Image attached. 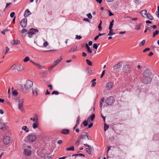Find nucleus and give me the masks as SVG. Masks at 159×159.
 <instances>
[{"label":"nucleus","instance_id":"f257e3e1","mask_svg":"<svg viewBox=\"0 0 159 159\" xmlns=\"http://www.w3.org/2000/svg\"><path fill=\"white\" fill-rule=\"evenodd\" d=\"M33 85V83L30 80H27L21 89L23 92L25 93H28L30 90L31 88Z\"/></svg>","mask_w":159,"mask_h":159},{"label":"nucleus","instance_id":"f03ea898","mask_svg":"<svg viewBox=\"0 0 159 159\" xmlns=\"http://www.w3.org/2000/svg\"><path fill=\"white\" fill-rule=\"evenodd\" d=\"M37 139V137L34 134H30L27 136H26L24 139V140L27 141L30 143H32L34 142Z\"/></svg>","mask_w":159,"mask_h":159},{"label":"nucleus","instance_id":"7ed1b4c3","mask_svg":"<svg viewBox=\"0 0 159 159\" xmlns=\"http://www.w3.org/2000/svg\"><path fill=\"white\" fill-rule=\"evenodd\" d=\"M114 101L115 99L114 97L111 96L107 98L105 102L107 105H111L114 103Z\"/></svg>","mask_w":159,"mask_h":159},{"label":"nucleus","instance_id":"20e7f679","mask_svg":"<svg viewBox=\"0 0 159 159\" xmlns=\"http://www.w3.org/2000/svg\"><path fill=\"white\" fill-rule=\"evenodd\" d=\"M39 31L37 29H31L28 33V35L29 37L31 38L32 37L33 35L36 33H37Z\"/></svg>","mask_w":159,"mask_h":159},{"label":"nucleus","instance_id":"39448f33","mask_svg":"<svg viewBox=\"0 0 159 159\" xmlns=\"http://www.w3.org/2000/svg\"><path fill=\"white\" fill-rule=\"evenodd\" d=\"M11 142L10 137L7 136H5L3 138V142L6 145L9 144Z\"/></svg>","mask_w":159,"mask_h":159},{"label":"nucleus","instance_id":"423d86ee","mask_svg":"<svg viewBox=\"0 0 159 159\" xmlns=\"http://www.w3.org/2000/svg\"><path fill=\"white\" fill-rule=\"evenodd\" d=\"M123 70L126 73H129L130 71V66L127 64L125 65L123 67Z\"/></svg>","mask_w":159,"mask_h":159},{"label":"nucleus","instance_id":"0eeeda50","mask_svg":"<svg viewBox=\"0 0 159 159\" xmlns=\"http://www.w3.org/2000/svg\"><path fill=\"white\" fill-rule=\"evenodd\" d=\"M14 99L16 102H18V105H23L24 100L23 99H20L19 98L16 97V98H14Z\"/></svg>","mask_w":159,"mask_h":159},{"label":"nucleus","instance_id":"6e6552de","mask_svg":"<svg viewBox=\"0 0 159 159\" xmlns=\"http://www.w3.org/2000/svg\"><path fill=\"white\" fill-rule=\"evenodd\" d=\"M151 75V72L149 70H146L143 73L144 77H150V76Z\"/></svg>","mask_w":159,"mask_h":159},{"label":"nucleus","instance_id":"1a4fd4ad","mask_svg":"<svg viewBox=\"0 0 159 159\" xmlns=\"http://www.w3.org/2000/svg\"><path fill=\"white\" fill-rule=\"evenodd\" d=\"M33 94L34 96L38 95L39 90L37 87H34L32 88V89Z\"/></svg>","mask_w":159,"mask_h":159},{"label":"nucleus","instance_id":"9d476101","mask_svg":"<svg viewBox=\"0 0 159 159\" xmlns=\"http://www.w3.org/2000/svg\"><path fill=\"white\" fill-rule=\"evenodd\" d=\"M27 19L24 18L21 20L20 22V25L22 27H25L27 25Z\"/></svg>","mask_w":159,"mask_h":159},{"label":"nucleus","instance_id":"9b49d317","mask_svg":"<svg viewBox=\"0 0 159 159\" xmlns=\"http://www.w3.org/2000/svg\"><path fill=\"white\" fill-rule=\"evenodd\" d=\"M30 61L32 63L34 66H36L39 69H43L44 67V66H42L39 64L35 62L34 61H32V60H30Z\"/></svg>","mask_w":159,"mask_h":159},{"label":"nucleus","instance_id":"f8f14e48","mask_svg":"<svg viewBox=\"0 0 159 159\" xmlns=\"http://www.w3.org/2000/svg\"><path fill=\"white\" fill-rule=\"evenodd\" d=\"M152 80L151 77H144L143 80V82L145 84H147L150 83Z\"/></svg>","mask_w":159,"mask_h":159},{"label":"nucleus","instance_id":"ddd939ff","mask_svg":"<svg viewBox=\"0 0 159 159\" xmlns=\"http://www.w3.org/2000/svg\"><path fill=\"white\" fill-rule=\"evenodd\" d=\"M16 69L19 71H22L24 69V67L20 64H19L16 66Z\"/></svg>","mask_w":159,"mask_h":159},{"label":"nucleus","instance_id":"4468645a","mask_svg":"<svg viewBox=\"0 0 159 159\" xmlns=\"http://www.w3.org/2000/svg\"><path fill=\"white\" fill-rule=\"evenodd\" d=\"M113 83L111 81L107 83L106 85L107 89V90L111 89L113 87Z\"/></svg>","mask_w":159,"mask_h":159},{"label":"nucleus","instance_id":"2eb2a0df","mask_svg":"<svg viewBox=\"0 0 159 159\" xmlns=\"http://www.w3.org/2000/svg\"><path fill=\"white\" fill-rule=\"evenodd\" d=\"M24 153L26 156H30L31 153V151L28 149H25L24 151Z\"/></svg>","mask_w":159,"mask_h":159},{"label":"nucleus","instance_id":"dca6fc26","mask_svg":"<svg viewBox=\"0 0 159 159\" xmlns=\"http://www.w3.org/2000/svg\"><path fill=\"white\" fill-rule=\"evenodd\" d=\"M30 120L33 121L34 122H36L39 121L38 116L37 114L34 115V117L30 118Z\"/></svg>","mask_w":159,"mask_h":159},{"label":"nucleus","instance_id":"f3484780","mask_svg":"<svg viewBox=\"0 0 159 159\" xmlns=\"http://www.w3.org/2000/svg\"><path fill=\"white\" fill-rule=\"evenodd\" d=\"M11 43L13 45H17L20 43V41L19 40L17 39L16 40H12L11 41Z\"/></svg>","mask_w":159,"mask_h":159},{"label":"nucleus","instance_id":"a211bd4d","mask_svg":"<svg viewBox=\"0 0 159 159\" xmlns=\"http://www.w3.org/2000/svg\"><path fill=\"white\" fill-rule=\"evenodd\" d=\"M84 145L85 146L87 147L88 148H86V151L89 154H90L91 153V150L92 149L91 146L87 144H85Z\"/></svg>","mask_w":159,"mask_h":159},{"label":"nucleus","instance_id":"6ab92c4d","mask_svg":"<svg viewBox=\"0 0 159 159\" xmlns=\"http://www.w3.org/2000/svg\"><path fill=\"white\" fill-rule=\"evenodd\" d=\"M122 67V65L120 63H119L118 64L115 65L113 67V69L114 70H116L117 69L120 68Z\"/></svg>","mask_w":159,"mask_h":159},{"label":"nucleus","instance_id":"aec40b11","mask_svg":"<svg viewBox=\"0 0 159 159\" xmlns=\"http://www.w3.org/2000/svg\"><path fill=\"white\" fill-rule=\"evenodd\" d=\"M31 14V13L30 12L29 9H27L25 12L24 14V16L25 17H27L28 16Z\"/></svg>","mask_w":159,"mask_h":159},{"label":"nucleus","instance_id":"412c9836","mask_svg":"<svg viewBox=\"0 0 159 159\" xmlns=\"http://www.w3.org/2000/svg\"><path fill=\"white\" fill-rule=\"evenodd\" d=\"M70 131L67 129H63L61 131V133L64 134H69Z\"/></svg>","mask_w":159,"mask_h":159},{"label":"nucleus","instance_id":"4be33fe9","mask_svg":"<svg viewBox=\"0 0 159 159\" xmlns=\"http://www.w3.org/2000/svg\"><path fill=\"white\" fill-rule=\"evenodd\" d=\"M39 126V122H34L32 124V127L33 129H35L37 128Z\"/></svg>","mask_w":159,"mask_h":159},{"label":"nucleus","instance_id":"5701e85b","mask_svg":"<svg viewBox=\"0 0 159 159\" xmlns=\"http://www.w3.org/2000/svg\"><path fill=\"white\" fill-rule=\"evenodd\" d=\"M140 13L141 14V15L145 17V16H146L147 13V11L146 10H144L141 11Z\"/></svg>","mask_w":159,"mask_h":159},{"label":"nucleus","instance_id":"b1692460","mask_svg":"<svg viewBox=\"0 0 159 159\" xmlns=\"http://www.w3.org/2000/svg\"><path fill=\"white\" fill-rule=\"evenodd\" d=\"M12 95L15 97L14 98H16V96L18 94L17 91L15 89H14L13 88H12Z\"/></svg>","mask_w":159,"mask_h":159},{"label":"nucleus","instance_id":"393cba45","mask_svg":"<svg viewBox=\"0 0 159 159\" xmlns=\"http://www.w3.org/2000/svg\"><path fill=\"white\" fill-rule=\"evenodd\" d=\"M78 46L77 45H75L71 48L69 50L70 52H73L77 51Z\"/></svg>","mask_w":159,"mask_h":159},{"label":"nucleus","instance_id":"a878e982","mask_svg":"<svg viewBox=\"0 0 159 159\" xmlns=\"http://www.w3.org/2000/svg\"><path fill=\"white\" fill-rule=\"evenodd\" d=\"M141 24L140 23L136 24L134 27L135 29L136 30H140L141 28Z\"/></svg>","mask_w":159,"mask_h":159},{"label":"nucleus","instance_id":"bb28decb","mask_svg":"<svg viewBox=\"0 0 159 159\" xmlns=\"http://www.w3.org/2000/svg\"><path fill=\"white\" fill-rule=\"evenodd\" d=\"M62 59V58L61 57L60 59H58L54 61V64L56 66L60 62Z\"/></svg>","mask_w":159,"mask_h":159},{"label":"nucleus","instance_id":"cd10ccee","mask_svg":"<svg viewBox=\"0 0 159 159\" xmlns=\"http://www.w3.org/2000/svg\"><path fill=\"white\" fill-rule=\"evenodd\" d=\"M22 129L26 133L28 132L29 131V129L26 126H23L22 128Z\"/></svg>","mask_w":159,"mask_h":159},{"label":"nucleus","instance_id":"c85d7f7f","mask_svg":"<svg viewBox=\"0 0 159 159\" xmlns=\"http://www.w3.org/2000/svg\"><path fill=\"white\" fill-rule=\"evenodd\" d=\"M95 115L94 114H93L90 116V117L89 116V118L88 119V120L89 121L90 120V119L92 121H93L94 118H95Z\"/></svg>","mask_w":159,"mask_h":159},{"label":"nucleus","instance_id":"c756f323","mask_svg":"<svg viewBox=\"0 0 159 159\" xmlns=\"http://www.w3.org/2000/svg\"><path fill=\"white\" fill-rule=\"evenodd\" d=\"M18 109L22 112H24L25 110L23 106L18 105Z\"/></svg>","mask_w":159,"mask_h":159},{"label":"nucleus","instance_id":"7c9ffc66","mask_svg":"<svg viewBox=\"0 0 159 159\" xmlns=\"http://www.w3.org/2000/svg\"><path fill=\"white\" fill-rule=\"evenodd\" d=\"M6 128L5 124L2 123H0V129H5Z\"/></svg>","mask_w":159,"mask_h":159},{"label":"nucleus","instance_id":"2f4dec72","mask_svg":"<svg viewBox=\"0 0 159 159\" xmlns=\"http://www.w3.org/2000/svg\"><path fill=\"white\" fill-rule=\"evenodd\" d=\"M146 16L150 20H152L153 19V17L149 13H148Z\"/></svg>","mask_w":159,"mask_h":159},{"label":"nucleus","instance_id":"473e14b6","mask_svg":"<svg viewBox=\"0 0 159 159\" xmlns=\"http://www.w3.org/2000/svg\"><path fill=\"white\" fill-rule=\"evenodd\" d=\"M114 22V20H113L111 22H110L109 27V30H111L112 29V28L113 27V23Z\"/></svg>","mask_w":159,"mask_h":159},{"label":"nucleus","instance_id":"72a5a7b5","mask_svg":"<svg viewBox=\"0 0 159 159\" xmlns=\"http://www.w3.org/2000/svg\"><path fill=\"white\" fill-rule=\"evenodd\" d=\"M96 79H94L91 81L92 84L91 86L92 87H94L95 85L96 84V82H95V81H96Z\"/></svg>","mask_w":159,"mask_h":159},{"label":"nucleus","instance_id":"f704fd0d","mask_svg":"<svg viewBox=\"0 0 159 159\" xmlns=\"http://www.w3.org/2000/svg\"><path fill=\"white\" fill-rule=\"evenodd\" d=\"M86 47L87 49V51L89 53H92V50L90 49V47L88 46V44H86Z\"/></svg>","mask_w":159,"mask_h":159},{"label":"nucleus","instance_id":"c9c22d12","mask_svg":"<svg viewBox=\"0 0 159 159\" xmlns=\"http://www.w3.org/2000/svg\"><path fill=\"white\" fill-rule=\"evenodd\" d=\"M109 126L108 125H107L106 124H104V130L105 131H106L109 128Z\"/></svg>","mask_w":159,"mask_h":159},{"label":"nucleus","instance_id":"e433bc0d","mask_svg":"<svg viewBox=\"0 0 159 159\" xmlns=\"http://www.w3.org/2000/svg\"><path fill=\"white\" fill-rule=\"evenodd\" d=\"M27 31L26 29H22L21 31V33L22 34V35L23 36H25V35L24 34V33L26 32Z\"/></svg>","mask_w":159,"mask_h":159},{"label":"nucleus","instance_id":"4c0bfd02","mask_svg":"<svg viewBox=\"0 0 159 159\" xmlns=\"http://www.w3.org/2000/svg\"><path fill=\"white\" fill-rule=\"evenodd\" d=\"M66 150L67 151H74V148L73 146H71L70 148H67L66 149Z\"/></svg>","mask_w":159,"mask_h":159},{"label":"nucleus","instance_id":"58836bf2","mask_svg":"<svg viewBox=\"0 0 159 159\" xmlns=\"http://www.w3.org/2000/svg\"><path fill=\"white\" fill-rule=\"evenodd\" d=\"M10 69L11 70H14L16 69V66L15 64H13L11 67Z\"/></svg>","mask_w":159,"mask_h":159},{"label":"nucleus","instance_id":"ea45409f","mask_svg":"<svg viewBox=\"0 0 159 159\" xmlns=\"http://www.w3.org/2000/svg\"><path fill=\"white\" fill-rule=\"evenodd\" d=\"M86 62L88 65L89 66H91L92 65V64L91 62L89 59H86Z\"/></svg>","mask_w":159,"mask_h":159},{"label":"nucleus","instance_id":"a19ab883","mask_svg":"<svg viewBox=\"0 0 159 159\" xmlns=\"http://www.w3.org/2000/svg\"><path fill=\"white\" fill-rule=\"evenodd\" d=\"M102 23V21L101 20L100 21V23L99 24L98 28V30L99 31H100L102 30V27L101 26Z\"/></svg>","mask_w":159,"mask_h":159},{"label":"nucleus","instance_id":"79ce46f5","mask_svg":"<svg viewBox=\"0 0 159 159\" xmlns=\"http://www.w3.org/2000/svg\"><path fill=\"white\" fill-rule=\"evenodd\" d=\"M159 33V31L156 30L153 33V37H155L156 35H157Z\"/></svg>","mask_w":159,"mask_h":159},{"label":"nucleus","instance_id":"37998d69","mask_svg":"<svg viewBox=\"0 0 159 159\" xmlns=\"http://www.w3.org/2000/svg\"><path fill=\"white\" fill-rule=\"evenodd\" d=\"M104 98H102L101 99V101L100 103V107L101 108L102 107V103L104 102Z\"/></svg>","mask_w":159,"mask_h":159},{"label":"nucleus","instance_id":"c03bdc74","mask_svg":"<svg viewBox=\"0 0 159 159\" xmlns=\"http://www.w3.org/2000/svg\"><path fill=\"white\" fill-rule=\"evenodd\" d=\"M86 136L85 134H81L79 136V138L80 139H84L85 138V137Z\"/></svg>","mask_w":159,"mask_h":159},{"label":"nucleus","instance_id":"a18cd8bd","mask_svg":"<svg viewBox=\"0 0 159 159\" xmlns=\"http://www.w3.org/2000/svg\"><path fill=\"white\" fill-rule=\"evenodd\" d=\"M30 60L29 57H25L23 60V61L24 62H27L28 61H29Z\"/></svg>","mask_w":159,"mask_h":159},{"label":"nucleus","instance_id":"49530a36","mask_svg":"<svg viewBox=\"0 0 159 159\" xmlns=\"http://www.w3.org/2000/svg\"><path fill=\"white\" fill-rule=\"evenodd\" d=\"M112 29L111 30H109V32L108 34V35H111L115 34V33L112 32Z\"/></svg>","mask_w":159,"mask_h":159},{"label":"nucleus","instance_id":"de8ad7c7","mask_svg":"<svg viewBox=\"0 0 159 159\" xmlns=\"http://www.w3.org/2000/svg\"><path fill=\"white\" fill-rule=\"evenodd\" d=\"M87 16L88 18L89 19H91L92 18V16L90 13H89L87 14Z\"/></svg>","mask_w":159,"mask_h":159},{"label":"nucleus","instance_id":"09e8293b","mask_svg":"<svg viewBox=\"0 0 159 159\" xmlns=\"http://www.w3.org/2000/svg\"><path fill=\"white\" fill-rule=\"evenodd\" d=\"M59 94L58 92L57 91H54L52 93V94H55L56 95H57Z\"/></svg>","mask_w":159,"mask_h":159},{"label":"nucleus","instance_id":"8fccbe9b","mask_svg":"<svg viewBox=\"0 0 159 159\" xmlns=\"http://www.w3.org/2000/svg\"><path fill=\"white\" fill-rule=\"evenodd\" d=\"M84 133L85 136L87 137L88 139H89L90 140H91V137L88 135V133L87 132H85Z\"/></svg>","mask_w":159,"mask_h":159},{"label":"nucleus","instance_id":"3c124183","mask_svg":"<svg viewBox=\"0 0 159 159\" xmlns=\"http://www.w3.org/2000/svg\"><path fill=\"white\" fill-rule=\"evenodd\" d=\"M145 43V40H143L141 43L139 44V46H143Z\"/></svg>","mask_w":159,"mask_h":159},{"label":"nucleus","instance_id":"603ef678","mask_svg":"<svg viewBox=\"0 0 159 159\" xmlns=\"http://www.w3.org/2000/svg\"><path fill=\"white\" fill-rule=\"evenodd\" d=\"M83 123L85 126H87L88 124V121L86 120L84 121Z\"/></svg>","mask_w":159,"mask_h":159},{"label":"nucleus","instance_id":"864d4df0","mask_svg":"<svg viewBox=\"0 0 159 159\" xmlns=\"http://www.w3.org/2000/svg\"><path fill=\"white\" fill-rule=\"evenodd\" d=\"M81 38H82V37L80 35L78 36L77 35H76V37H75V39H80Z\"/></svg>","mask_w":159,"mask_h":159},{"label":"nucleus","instance_id":"5fc2aeb1","mask_svg":"<svg viewBox=\"0 0 159 159\" xmlns=\"http://www.w3.org/2000/svg\"><path fill=\"white\" fill-rule=\"evenodd\" d=\"M93 47L94 48L97 49L98 48V46L96 43H94L93 45Z\"/></svg>","mask_w":159,"mask_h":159},{"label":"nucleus","instance_id":"6e6d98bb","mask_svg":"<svg viewBox=\"0 0 159 159\" xmlns=\"http://www.w3.org/2000/svg\"><path fill=\"white\" fill-rule=\"evenodd\" d=\"M80 119V116H79L77 118L76 121V124H78L79 123Z\"/></svg>","mask_w":159,"mask_h":159},{"label":"nucleus","instance_id":"4d7b16f0","mask_svg":"<svg viewBox=\"0 0 159 159\" xmlns=\"http://www.w3.org/2000/svg\"><path fill=\"white\" fill-rule=\"evenodd\" d=\"M48 42L47 41H45L43 43V46L45 47H46L48 46Z\"/></svg>","mask_w":159,"mask_h":159},{"label":"nucleus","instance_id":"13d9d810","mask_svg":"<svg viewBox=\"0 0 159 159\" xmlns=\"http://www.w3.org/2000/svg\"><path fill=\"white\" fill-rule=\"evenodd\" d=\"M5 50H6V51H5V54H6L9 51V48L7 47H6L5 48Z\"/></svg>","mask_w":159,"mask_h":159},{"label":"nucleus","instance_id":"bf43d9fd","mask_svg":"<svg viewBox=\"0 0 159 159\" xmlns=\"http://www.w3.org/2000/svg\"><path fill=\"white\" fill-rule=\"evenodd\" d=\"M128 17V18H130L132 20H138V18H132V17Z\"/></svg>","mask_w":159,"mask_h":159},{"label":"nucleus","instance_id":"052dcab7","mask_svg":"<svg viewBox=\"0 0 159 159\" xmlns=\"http://www.w3.org/2000/svg\"><path fill=\"white\" fill-rule=\"evenodd\" d=\"M14 15L15 12H12L10 14V16L11 18H12L14 16Z\"/></svg>","mask_w":159,"mask_h":159},{"label":"nucleus","instance_id":"680f3d73","mask_svg":"<svg viewBox=\"0 0 159 159\" xmlns=\"http://www.w3.org/2000/svg\"><path fill=\"white\" fill-rule=\"evenodd\" d=\"M150 49L149 48H146L145 49H144L143 51V52H146L147 51H149L150 50Z\"/></svg>","mask_w":159,"mask_h":159},{"label":"nucleus","instance_id":"e2e57ef3","mask_svg":"<svg viewBox=\"0 0 159 159\" xmlns=\"http://www.w3.org/2000/svg\"><path fill=\"white\" fill-rule=\"evenodd\" d=\"M75 156H77L78 155H80L81 156H84V157L85 155L84 154L82 153H79V154H77L75 155Z\"/></svg>","mask_w":159,"mask_h":159},{"label":"nucleus","instance_id":"0e129e2a","mask_svg":"<svg viewBox=\"0 0 159 159\" xmlns=\"http://www.w3.org/2000/svg\"><path fill=\"white\" fill-rule=\"evenodd\" d=\"M105 70H103L102 72V74H101V75L100 76V78H102L103 76V75H104V74H105Z\"/></svg>","mask_w":159,"mask_h":159},{"label":"nucleus","instance_id":"69168bd1","mask_svg":"<svg viewBox=\"0 0 159 159\" xmlns=\"http://www.w3.org/2000/svg\"><path fill=\"white\" fill-rule=\"evenodd\" d=\"M148 29L150 31H153V30H152V26H150L149 27H148Z\"/></svg>","mask_w":159,"mask_h":159},{"label":"nucleus","instance_id":"338daca9","mask_svg":"<svg viewBox=\"0 0 159 159\" xmlns=\"http://www.w3.org/2000/svg\"><path fill=\"white\" fill-rule=\"evenodd\" d=\"M80 143V140L79 138L76 143V144L77 145H79Z\"/></svg>","mask_w":159,"mask_h":159},{"label":"nucleus","instance_id":"774afa93","mask_svg":"<svg viewBox=\"0 0 159 159\" xmlns=\"http://www.w3.org/2000/svg\"><path fill=\"white\" fill-rule=\"evenodd\" d=\"M62 141L61 140H58L57 142V143L59 144H61L62 143Z\"/></svg>","mask_w":159,"mask_h":159}]
</instances>
